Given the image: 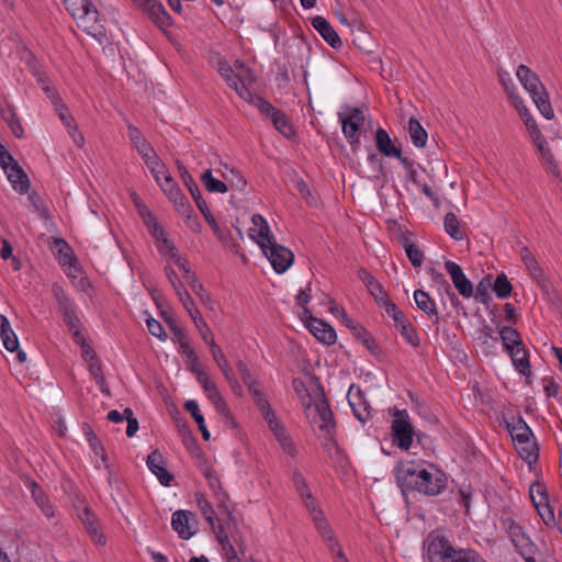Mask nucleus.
I'll use <instances>...</instances> for the list:
<instances>
[{
  "instance_id": "423d86ee",
  "label": "nucleus",
  "mask_w": 562,
  "mask_h": 562,
  "mask_svg": "<svg viewBox=\"0 0 562 562\" xmlns=\"http://www.w3.org/2000/svg\"><path fill=\"white\" fill-rule=\"evenodd\" d=\"M339 121L342 125V132L348 139L352 151H357L360 146L359 131L364 124V114L358 109H348L347 113H338Z\"/></svg>"
},
{
  "instance_id": "49530a36",
  "label": "nucleus",
  "mask_w": 562,
  "mask_h": 562,
  "mask_svg": "<svg viewBox=\"0 0 562 562\" xmlns=\"http://www.w3.org/2000/svg\"><path fill=\"white\" fill-rule=\"evenodd\" d=\"M209 346H210L211 355H212L214 361L216 362V364L218 366L220 370L222 371V373L223 374L226 373V370H227V372L233 370L231 368L225 355L222 352V349L215 342L214 339H210Z\"/></svg>"
},
{
  "instance_id": "ddd939ff",
  "label": "nucleus",
  "mask_w": 562,
  "mask_h": 562,
  "mask_svg": "<svg viewBox=\"0 0 562 562\" xmlns=\"http://www.w3.org/2000/svg\"><path fill=\"white\" fill-rule=\"evenodd\" d=\"M445 268L459 294L465 299L471 297L473 295V284L463 273L462 268L451 260L445 262Z\"/></svg>"
},
{
  "instance_id": "412c9836",
  "label": "nucleus",
  "mask_w": 562,
  "mask_h": 562,
  "mask_svg": "<svg viewBox=\"0 0 562 562\" xmlns=\"http://www.w3.org/2000/svg\"><path fill=\"white\" fill-rule=\"evenodd\" d=\"M311 23L328 45L333 48H339L341 46L342 43L339 35L325 18L321 15L314 16Z\"/></svg>"
},
{
  "instance_id": "b1692460",
  "label": "nucleus",
  "mask_w": 562,
  "mask_h": 562,
  "mask_svg": "<svg viewBox=\"0 0 562 562\" xmlns=\"http://www.w3.org/2000/svg\"><path fill=\"white\" fill-rule=\"evenodd\" d=\"M505 422L514 442H521L533 438L530 427L521 416H518L517 419L513 418L512 422Z\"/></svg>"
},
{
  "instance_id": "4468645a",
  "label": "nucleus",
  "mask_w": 562,
  "mask_h": 562,
  "mask_svg": "<svg viewBox=\"0 0 562 562\" xmlns=\"http://www.w3.org/2000/svg\"><path fill=\"white\" fill-rule=\"evenodd\" d=\"M347 397L355 417L361 423L368 420L371 416L370 404L366 400L361 389L352 384L348 391Z\"/></svg>"
},
{
  "instance_id": "ea45409f",
  "label": "nucleus",
  "mask_w": 562,
  "mask_h": 562,
  "mask_svg": "<svg viewBox=\"0 0 562 562\" xmlns=\"http://www.w3.org/2000/svg\"><path fill=\"white\" fill-rule=\"evenodd\" d=\"M52 293L54 299L56 300L58 311L60 314H65L75 308L72 302L68 297L65 290L57 283H54L52 286Z\"/></svg>"
},
{
  "instance_id": "58836bf2",
  "label": "nucleus",
  "mask_w": 562,
  "mask_h": 562,
  "mask_svg": "<svg viewBox=\"0 0 562 562\" xmlns=\"http://www.w3.org/2000/svg\"><path fill=\"white\" fill-rule=\"evenodd\" d=\"M201 181L202 183L204 184L205 189L213 193V192H216V193H225L228 191V187L225 182L218 180V179H215L213 177V173H212V170L211 169H206L202 175H201Z\"/></svg>"
},
{
  "instance_id": "bb28decb",
  "label": "nucleus",
  "mask_w": 562,
  "mask_h": 562,
  "mask_svg": "<svg viewBox=\"0 0 562 562\" xmlns=\"http://www.w3.org/2000/svg\"><path fill=\"white\" fill-rule=\"evenodd\" d=\"M376 149L386 157L400 156V147H396L389 133L384 128H378L375 132Z\"/></svg>"
},
{
  "instance_id": "72a5a7b5",
  "label": "nucleus",
  "mask_w": 562,
  "mask_h": 562,
  "mask_svg": "<svg viewBox=\"0 0 562 562\" xmlns=\"http://www.w3.org/2000/svg\"><path fill=\"white\" fill-rule=\"evenodd\" d=\"M184 408L191 414L192 418L196 423L199 430L202 434L204 440L210 439V431L207 430L203 415L200 413L198 402L189 400L184 403Z\"/></svg>"
},
{
  "instance_id": "2eb2a0df",
  "label": "nucleus",
  "mask_w": 562,
  "mask_h": 562,
  "mask_svg": "<svg viewBox=\"0 0 562 562\" xmlns=\"http://www.w3.org/2000/svg\"><path fill=\"white\" fill-rule=\"evenodd\" d=\"M134 2L147 13L159 27L169 26L171 24L170 15L158 0H134Z\"/></svg>"
},
{
  "instance_id": "680f3d73",
  "label": "nucleus",
  "mask_w": 562,
  "mask_h": 562,
  "mask_svg": "<svg viewBox=\"0 0 562 562\" xmlns=\"http://www.w3.org/2000/svg\"><path fill=\"white\" fill-rule=\"evenodd\" d=\"M177 164H178L179 171L181 173L182 181L187 186L191 195H195L199 192H201L198 184L195 183L194 179L188 171V169L183 165H181L180 161H177Z\"/></svg>"
},
{
  "instance_id": "e2e57ef3",
  "label": "nucleus",
  "mask_w": 562,
  "mask_h": 562,
  "mask_svg": "<svg viewBox=\"0 0 562 562\" xmlns=\"http://www.w3.org/2000/svg\"><path fill=\"white\" fill-rule=\"evenodd\" d=\"M405 252H406L408 260L415 268H418L423 265L424 252L420 250V248L416 244L407 245Z\"/></svg>"
},
{
  "instance_id": "4be33fe9",
  "label": "nucleus",
  "mask_w": 562,
  "mask_h": 562,
  "mask_svg": "<svg viewBox=\"0 0 562 562\" xmlns=\"http://www.w3.org/2000/svg\"><path fill=\"white\" fill-rule=\"evenodd\" d=\"M244 384L248 387L258 409H267L269 401L266 398L263 392L259 387V383L254 374L247 369L240 374Z\"/></svg>"
},
{
  "instance_id": "f3484780",
  "label": "nucleus",
  "mask_w": 562,
  "mask_h": 562,
  "mask_svg": "<svg viewBox=\"0 0 562 562\" xmlns=\"http://www.w3.org/2000/svg\"><path fill=\"white\" fill-rule=\"evenodd\" d=\"M146 464L161 485L170 486L173 481V475L165 467L164 456L158 450H154L148 454Z\"/></svg>"
},
{
  "instance_id": "5fc2aeb1",
  "label": "nucleus",
  "mask_w": 562,
  "mask_h": 562,
  "mask_svg": "<svg viewBox=\"0 0 562 562\" xmlns=\"http://www.w3.org/2000/svg\"><path fill=\"white\" fill-rule=\"evenodd\" d=\"M513 544L520 553V555L535 554V552L537 551L536 544L530 540V538L527 535L520 537L519 539H515V542Z\"/></svg>"
},
{
  "instance_id": "f03ea898",
  "label": "nucleus",
  "mask_w": 562,
  "mask_h": 562,
  "mask_svg": "<svg viewBox=\"0 0 562 562\" xmlns=\"http://www.w3.org/2000/svg\"><path fill=\"white\" fill-rule=\"evenodd\" d=\"M429 562H486L475 550L454 548L445 537H436L427 547Z\"/></svg>"
},
{
  "instance_id": "052dcab7",
  "label": "nucleus",
  "mask_w": 562,
  "mask_h": 562,
  "mask_svg": "<svg viewBox=\"0 0 562 562\" xmlns=\"http://www.w3.org/2000/svg\"><path fill=\"white\" fill-rule=\"evenodd\" d=\"M249 103L254 104L262 114L272 117V112H277L279 109H276L270 102L265 100L259 95H255V98L249 99Z\"/></svg>"
},
{
  "instance_id": "f704fd0d",
  "label": "nucleus",
  "mask_w": 562,
  "mask_h": 562,
  "mask_svg": "<svg viewBox=\"0 0 562 562\" xmlns=\"http://www.w3.org/2000/svg\"><path fill=\"white\" fill-rule=\"evenodd\" d=\"M445 232L454 240H462L464 233L460 228V222L453 212H448L443 220Z\"/></svg>"
},
{
  "instance_id": "a19ab883",
  "label": "nucleus",
  "mask_w": 562,
  "mask_h": 562,
  "mask_svg": "<svg viewBox=\"0 0 562 562\" xmlns=\"http://www.w3.org/2000/svg\"><path fill=\"white\" fill-rule=\"evenodd\" d=\"M82 429H83V432H85L87 440H88L90 447L92 448L93 452L101 458L103 463H105L108 460L106 452H105L103 446L101 445L100 440L93 432L91 426L88 424H83Z\"/></svg>"
},
{
  "instance_id": "79ce46f5",
  "label": "nucleus",
  "mask_w": 562,
  "mask_h": 562,
  "mask_svg": "<svg viewBox=\"0 0 562 562\" xmlns=\"http://www.w3.org/2000/svg\"><path fill=\"white\" fill-rule=\"evenodd\" d=\"M292 386H293L294 392L299 396L305 411L307 412V411L312 409L313 400H312V396H311L310 391L306 387L305 383L301 379L294 378L292 380Z\"/></svg>"
},
{
  "instance_id": "4d7b16f0",
  "label": "nucleus",
  "mask_w": 562,
  "mask_h": 562,
  "mask_svg": "<svg viewBox=\"0 0 562 562\" xmlns=\"http://www.w3.org/2000/svg\"><path fill=\"white\" fill-rule=\"evenodd\" d=\"M251 222L255 226H258V239L257 240H266L273 235L270 233V228L266 222V220L260 214L252 215Z\"/></svg>"
},
{
  "instance_id": "7c9ffc66",
  "label": "nucleus",
  "mask_w": 562,
  "mask_h": 562,
  "mask_svg": "<svg viewBox=\"0 0 562 562\" xmlns=\"http://www.w3.org/2000/svg\"><path fill=\"white\" fill-rule=\"evenodd\" d=\"M503 346L506 351L525 346L518 330L512 326H504L499 331Z\"/></svg>"
},
{
  "instance_id": "09e8293b",
  "label": "nucleus",
  "mask_w": 562,
  "mask_h": 562,
  "mask_svg": "<svg viewBox=\"0 0 562 562\" xmlns=\"http://www.w3.org/2000/svg\"><path fill=\"white\" fill-rule=\"evenodd\" d=\"M217 71L229 87H235L237 85L236 81L240 79V77L234 72L232 66L225 59H218Z\"/></svg>"
},
{
  "instance_id": "20e7f679",
  "label": "nucleus",
  "mask_w": 562,
  "mask_h": 562,
  "mask_svg": "<svg viewBox=\"0 0 562 562\" xmlns=\"http://www.w3.org/2000/svg\"><path fill=\"white\" fill-rule=\"evenodd\" d=\"M256 241L277 273H283L290 268L294 260V255L289 248L279 245L274 236L266 240Z\"/></svg>"
},
{
  "instance_id": "0e129e2a",
  "label": "nucleus",
  "mask_w": 562,
  "mask_h": 562,
  "mask_svg": "<svg viewBox=\"0 0 562 562\" xmlns=\"http://www.w3.org/2000/svg\"><path fill=\"white\" fill-rule=\"evenodd\" d=\"M178 427H179V431L180 434L182 435L183 437V441L186 443V446L189 448L190 446H193L196 450V453L198 456H203L202 451L198 448V445H196V440L195 438L192 436V432L188 426L187 423H183V424H178Z\"/></svg>"
},
{
  "instance_id": "f8f14e48",
  "label": "nucleus",
  "mask_w": 562,
  "mask_h": 562,
  "mask_svg": "<svg viewBox=\"0 0 562 562\" xmlns=\"http://www.w3.org/2000/svg\"><path fill=\"white\" fill-rule=\"evenodd\" d=\"M127 135L136 148L137 153L142 156L145 164L150 166V164H157V159L159 158L153 148V146L144 138L142 132L134 126L133 124H127Z\"/></svg>"
},
{
  "instance_id": "9d476101",
  "label": "nucleus",
  "mask_w": 562,
  "mask_h": 562,
  "mask_svg": "<svg viewBox=\"0 0 562 562\" xmlns=\"http://www.w3.org/2000/svg\"><path fill=\"white\" fill-rule=\"evenodd\" d=\"M262 414L263 418L268 423V426L270 430L273 432L274 437L279 441L282 450L291 456L294 457L297 452L295 445L293 443L290 435L288 434L286 429L284 428L283 424L276 417L270 403H268L267 409H259Z\"/></svg>"
},
{
  "instance_id": "c85d7f7f",
  "label": "nucleus",
  "mask_w": 562,
  "mask_h": 562,
  "mask_svg": "<svg viewBox=\"0 0 562 562\" xmlns=\"http://www.w3.org/2000/svg\"><path fill=\"white\" fill-rule=\"evenodd\" d=\"M515 445L521 459L529 465L538 461L539 449L535 440L528 439L526 441L515 442Z\"/></svg>"
},
{
  "instance_id": "e433bc0d",
  "label": "nucleus",
  "mask_w": 562,
  "mask_h": 562,
  "mask_svg": "<svg viewBox=\"0 0 562 562\" xmlns=\"http://www.w3.org/2000/svg\"><path fill=\"white\" fill-rule=\"evenodd\" d=\"M2 117L5 120L8 125L10 126L12 133L15 137L21 138L23 136L24 130L20 122L19 116L15 113L13 105L9 104L5 109L1 111Z\"/></svg>"
},
{
  "instance_id": "de8ad7c7",
  "label": "nucleus",
  "mask_w": 562,
  "mask_h": 562,
  "mask_svg": "<svg viewBox=\"0 0 562 562\" xmlns=\"http://www.w3.org/2000/svg\"><path fill=\"white\" fill-rule=\"evenodd\" d=\"M491 279L492 276L490 274L484 277L476 285L475 292L473 291L472 296H474L477 302L483 304H487L490 302L491 295L488 289L491 286Z\"/></svg>"
},
{
  "instance_id": "393cba45",
  "label": "nucleus",
  "mask_w": 562,
  "mask_h": 562,
  "mask_svg": "<svg viewBox=\"0 0 562 562\" xmlns=\"http://www.w3.org/2000/svg\"><path fill=\"white\" fill-rule=\"evenodd\" d=\"M79 518L85 525L87 531L92 537V539L98 544H104L105 543V537L104 535L99 530V524L93 515V513L90 510V508L85 507L82 513L79 514Z\"/></svg>"
},
{
  "instance_id": "c9c22d12",
  "label": "nucleus",
  "mask_w": 562,
  "mask_h": 562,
  "mask_svg": "<svg viewBox=\"0 0 562 562\" xmlns=\"http://www.w3.org/2000/svg\"><path fill=\"white\" fill-rule=\"evenodd\" d=\"M183 278L187 280L192 291L200 297L202 303L206 305L212 303V300L205 292L203 284L199 282L196 274L191 269H186V274H183Z\"/></svg>"
},
{
  "instance_id": "6e6552de",
  "label": "nucleus",
  "mask_w": 562,
  "mask_h": 562,
  "mask_svg": "<svg viewBox=\"0 0 562 562\" xmlns=\"http://www.w3.org/2000/svg\"><path fill=\"white\" fill-rule=\"evenodd\" d=\"M529 495L537 513L546 526H555L558 521L555 520L553 509L549 504L546 486L540 482L532 483L529 488Z\"/></svg>"
},
{
  "instance_id": "2f4dec72",
  "label": "nucleus",
  "mask_w": 562,
  "mask_h": 562,
  "mask_svg": "<svg viewBox=\"0 0 562 562\" xmlns=\"http://www.w3.org/2000/svg\"><path fill=\"white\" fill-rule=\"evenodd\" d=\"M408 133L413 144L416 147L423 148L426 146L428 134L426 130L420 125L417 119L411 117L408 121Z\"/></svg>"
},
{
  "instance_id": "6e6d98bb",
  "label": "nucleus",
  "mask_w": 562,
  "mask_h": 562,
  "mask_svg": "<svg viewBox=\"0 0 562 562\" xmlns=\"http://www.w3.org/2000/svg\"><path fill=\"white\" fill-rule=\"evenodd\" d=\"M313 521L315 524V527L321 532L322 537L325 540L331 541L333 540V531L329 528V525L324 516L323 513H316V516L312 517Z\"/></svg>"
},
{
  "instance_id": "4c0bfd02",
  "label": "nucleus",
  "mask_w": 562,
  "mask_h": 562,
  "mask_svg": "<svg viewBox=\"0 0 562 562\" xmlns=\"http://www.w3.org/2000/svg\"><path fill=\"white\" fill-rule=\"evenodd\" d=\"M271 121L276 130L286 138H291L294 135L293 127L283 111L278 110L277 112H272Z\"/></svg>"
},
{
  "instance_id": "5701e85b",
  "label": "nucleus",
  "mask_w": 562,
  "mask_h": 562,
  "mask_svg": "<svg viewBox=\"0 0 562 562\" xmlns=\"http://www.w3.org/2000/svg\"><path fill=\"white\" fill-rule=\"evenodd\" d=\"M190 516L194 518V515L188 510L179 509L172 514L171 527L179 535L180 538L188 540L193 536V531L190 528Z\"/></svg>"
},
{
  "instance_id": "8fccbe9b",
  "label": "nucleus",
  "mask_w": 562,
  "mask_h": 562,
  "mask_svg": "<svg viewBox=\"0 0 562 562\" xmlns=\"http://www.w3.org/2000/svg\"><path fill=\"white\" fill-rule=\"evenodd\" d=\"M161 317L168 324L170 330L175 336V341L179 344V347L181 346V342H189L187 340L184 330L172 319L171 316L168 315L166 311L161 312Z\"/></svg>"
},
{
  "instance_id": "774afa93",
  "label": "nucleus",
  "mask_w": 562,
  "mask_h": 562,
  "mask_svg": "<svg viewBox=\"0 0 562 562\" xmlns=\"http://www.w3.org/2000/svg\"><path fill=\"white\" fill-rule=\"evenodd\" d=\"M146 324H147V328L149 330V333L159 338L160 340H166L167 339V334L161 325L160 322L156 321L155 318L153 317H148L146 319Z\"/></svg>"
},
{
  "instance_id": "69168bd1",
  "label": "nucleus",
  "mask_w": 562,
  "mask_h": 562,
  "mask_svg": "<svg viewBox=\"0 0 562 562\" xmlns=\"http://www.w3.org/2000/svg\"><path fill=\"white\" fill-rule=\"evenodd\" d=\"M176 210L184 217H187L188 220L191 218V214H192V206L190 205V203L188 202L187 198L184 196L183 193L180 194V199H172L171 200Z\"/></svg>"
},
{
  "instance_id": "6ab92c4d",
  "label": "nucleus",
  "mask_w": 562,
  "mask_h": 562,
  "mask_svg": "<svg viewBox=\"0 0 562 562\" xmlns=\"http://www.w3.org/2000/svg\"><path fill=\"white\" fill-rule=\"evenodd\" d=\"M165 271H166L167 278L169 279V281H170L172 288L175 289L179 300L181 301L183 307L187 310L189 315L192 316L194 314V310H196V308L194 307V302L191 299L190 294L183 288L176 271L171 267L167 266L165 268Z\"/></svg>"
},
{
  "instance_id": "f257e3e1",
  "label": "nucleus",
  "mask_w": 562,
  "mask_h": 562,
  "mask_svg": "<svg viewBox=\"0 0 562 562\" xmlns=\"http://www.w3.org/2000/svg\"><path fill=\"white\" fill-rule=\"evenodd\" d=\"M397 485L427 496L439 495L447 486L446 475L437 470H428L415 461L398 463L394 469Z\"/></svg>"
},
{
  "instance_id": "1a4fd4ad",
  "label": "nucleus",
  "mask_w": 562,
  "mask_h": 562,
  "mask_svg": "<svg viewBox=\"0 0 562 562\" xmlns=\"http://www.w3.org/2000/svg\"><path fill=\"white\" fill-rule=\"evenodd\" d=\"M202 472L204 476L207 480L209 486L213 492V495L217 502L218 509L227 515V518H229L233 522H235V517L233 516L231 509H229V496L227 492L223 488L221 480L215 472V470L206 462L204 461L202 465Z\"/></svg>"
},
{
  "instance_id": "473e14b6",
  "label": "nucleus",
  "mask_w": 562,
  "mask_h": 562,
  "mask_svg": "<svg viewBox=\"0 0 562 562\" xmlns=\"http://www.w3.org/2000/svg\"><path fill=\"white\" fill-rule=\"evenodd\" d=\"M29 487L31 490L32 497L34 498L37 506L42 509L43 514L46 517H53L54 510L52 505L49 504L46 495L42 491V488L37 485L36 482L32 481L29 484Z\"/></svg>"
},
{
  "instance_id": "aec40b11",
  "label": "nucleus",
  "mask_w": 562,
  "mask_h": 562,
  "mask_svg": "<svg viewBox=\"0 0 562 562\" xmlns=\"http://www.w3.org/2000/svg\"><path fill=\"white\" fill-rule=\"evenodd\" d=\"M307 328L318 341L326 345L336 342V331L328 323L319 318H312V322L307 324Z\"/></svg>"
},
{
  "instance_id": "c756f323",
  "label": "nucleus",
  "mask_w": 562,
  "mask_h": 562,
  "mask_svg": "<svg viewBox=\"0 0 562 562\" xmlns=\"http://www.w3.org/2000/svg\"><path fill=\"white\" fill-rule=\"evenodd\" d=\"M414 300L416 302L417 307L426 313L428 316H436V319H439L438 311L436 307L435 301L429 296V294L422 290H416L414 292Z\"/></svg>"
},
{
  "instance_id": "dca6fc26",
  "label": "nucleus",
  "mask_w": 562,
  "mask_h": 562,
  "mask_svg": "<svg viewBox=\"0 0 562 562\" xmlns=\"http://www.w3.org/2000/svg\"><path fill=\"white\" fill-rule=\"evenodd\" d=\"M520 257L526 268L530 272V276L536 280V282L539 284L542 291L548 293L551 288V284L547 279L543 270L539 266L537 259L535 258V256L532 255L528 247L521 248Z\"/></svg>"
},
{
  "instance_id": "7ed1b4c3",
  "label": "nucleus",
  "mask_w": 562,
  "mask_h": 562,
  "mask_svg": "<svg viewBox=\"0 0 562 562\" xmlns=\"http://www.w3.org/2000/svg\"><path fill=\"white\" fill-rule=\"evenodd\" d=\"M516 76L521 86L529 92L542 116L547 120H552L554 117V111L549 99V93L539 76L526 65L518 66Z\"/></svg>"
},
{
  "instance_id": "603ef678",
  "label": "nucleus",
  "mask_w": 562,
  "mask_h": 562,
  "mask_svg": "<svg viewBox=\"0 0 562 562\" xmlns=\"http://www.w3.org/2000/svg\"><path fill=\"white\" fill-rule=\"evenodd\" d=\"M233 526L234 530H231V537L233 539L234 544L236 546L240 555L245 557L247 547L245 543V539L243 533L237 529L236 521L233 522L229 518L227 521V528L231 529Z\"/></svg>"
},
{
  "instance_id": "a211bd4d",
  "label": "nucleus",
  "mask_w": 562,
  "mask_h": 562,
  "mask_svg": "<svg viewBox=\"0 0 562 562\" xmlns=\"http://www.w3.org/2000/svg\"><path fill=\"white\" fill-rule=\"evenodd\" d=\"M7 173L8 180L11 182L13 189L20 193L24 194L29 192L30 189V180L25 171L20 167L16 160L10 161L7 165V169H3Z\"/></svg>"
},
{
  "instance_id": "39448f33",
  "label": "nucleus",
  "mask_w": 562,
  "mask_h": 562,
  "mask_svg": "<svg viewBox=\"0 0 562 562\" xmlns=\"http://www.w3.org/2000/svg\"><path fill=\"white\" fill-rule=\"evenodd\" d=\"M312 380L316 387V391H315L316 400H315L312 408H314L316 416L321 420L318 428L323 431H326L329 435L333 447H335L336 450L339 451L338 443L331 438L330 431H331V429L335 428L336 423L334 420V414L330 409L328 400L325 396L324 387L322 386L318 378L313 376Z\"/></svg>"
},
{
  "instance_id": "13d9d810",
  "label": "nucleus",
  "mask_w": 562,
  "mask_h": 562,
  "mask_svg": "<svg viewBox=\"0 0 562 562\" xmlns=\"http://www.w3.org/2000/svg\"><path fill=\"white\" fill-rule=\"evenodd\" d=\"M179 351L187 357V364L190 371L195 370L200 366L199 358L189 342H181Z\"/></svg>"
},
{
  "instance_id": "864d4df0",
  "label": "nucleus",
  "mask_w": 562,
  "mask_h": 562,
  "mask_svg": "<svg viewBox=\"0 0 562 562\" xmlns=\"http://www.w3.org/2000/svg\"><path fill=\"white\" fill-rule=\"evenodd\" d=\"M196 329L199 330L202 339L209 345L210 339H213L211 337V329L205 323V321L202 318L199 310H194V314L191 316Z\"/></svg>"
},
{
  "instance_id": "3c124183",
  "label": "nucleus",
  "mask_w": 562,
  "mask_h": 562,
  "mask_svg": "<svg viewBox=\"0 0 562 562\" xmlns=\"http://www.w3.org/2000/svg\"><path fill=\"white\" fill-rule=\"evenodd\" d=\"M160 188L168 195L169 200L173 198L180 199V194L182 193L176 181L170 175H165L164 180L160 183Z\"/></svg>"
},
{
  "instance_id": "9b49d317",
  "label": "nucleus",
  "mask_w": 562,
  "mask_h": 562,
  "mask_svg": "<svg viewBox=\"0 0 562 562\" xmlns=\"http://www.w3.org/2000/svg\"><path fill=\"white\" fill-rule=\"evenodd\" d=\"M65 4L75 19L82 21L85 30L98 21L99 12L91 0H66Z\"/></svg>"
},
{
  "instance_id": "bf43d9fd",
  "label": "nucleus",
  "mask_w": 562,
  "mask_h": 562,
  "mask_svg": "<svg viewBox=\"0 0 562 562\" xmlns=\"http://www.w3.org/2000/svg\"><path fill=\"white\" fill-rule=\"evenodd\" d=\"M402 337L413 347H418L420 341L418 334L416 329L413 327V325L408 322L406 325H403L401 328H398Z\"/></svg>"
},
{
  "instance_id": "a878e982",
  "label": "nucleus",
  "mask_w": 562,
  "mask_h": 562,
  "mask_svg": "<svg viewBox=\"0 0 562 562\" xmlns=\"http://www.w3.org/2000/svg\"><path fill=\"white\" fill-rule=\"evenodd\" d=\"M358 278L364 283L376 303L387 294L382 284L364 268L358 270Z\"/></svg>"
},
{
  "instance_id": "c03bdc74",
  "label": "nucleus",
  "mask_w": 562,
  "mask_h": 562,
  "mask_svg": "<svg viewBox=\"0 0 562 562\" xmlns=\"http://www.w3.org/2000/svg\"><path fill=\"white\" fill-rule=\"evenodd\" d=\"M493 291L495 292L496 296L499 299H507L510 296L513 291V285L509 282L507 276L505 273H499L494 283H493Z\"/></svg>"
},
{
  "instance_id": "a18cd8bd",
  "label": "nucleus",
  "mask_w": 562,
  "mask_h": 562,
  "mask_svg": "<svg viewBox=\"0 0 562 562\" xmlns=\"http://www.w3.org/2000/svg\"><path fill=\"white\" fill-rule=\"evenodd\" d=\"M143 221L148 228L150 235L157 240L160 241V237H164L166 234L165 229L160 226L157 218L153 215L150 211H146V214H143Z\"/></svg>"
},
{
  "instance_id": "338daca9",
  "label": "nucleus",
  "mask_w": 562,
  "mask_h": 562,
  "mask_svg": "<svg viewBox=\"0 0 562 562\" xmlns=\"http://www.w3.org/2000/svg\"><path fill=\"white\" fill-rule=\"evenodd\" d=\"M34 75L37 77L38 83L42 86V89L46 93L47 98H49L54 103H57L60 100L58 93L55 91L53 87L49 86L47 79L41 75L40 71H34Z\"/></svg>"
},
{
  "instance_id": "cd10ccee",
  "label": "nucleus",
  "mask_w": 562,
  "mask_h": 562,
  "mask_svg": "<svg viewBox=\"0 0 562 562\" xmlns=\"http://www.w3.org/2000/svg\"><path fill=\"white\" fill-rule=\"evenodd\" d=\"M508 356L512 359L513 366L515 369L521 373L525 376H529L531 374L530 370V362L528 359V353L525 349V346L513 349L510 348L509 351H507Z\"/></svg>"
},
{
  "instance_id": "37998d69",
  "label": "nucleus",
  "mask_w": 562,
  "mask_h": 562,
  "mask_svg": "<svg viewBox=\"0 0 562 562\" xmlns=\"http://www.w3.org/2000/svg\"><path fill=\"white\" fill-rule=\"evenodd\" d=\"M59 119L65 124V126L68 128V132L71 135L74 143L78 147H82L85 144V138H83L82 134L78 131L77 124H76L74 117L71 116V114L69 112H66V113L61 114V116Z\"/></svg>"
},
{
  "instance_id": "0eeeda50",
  "label": "nucleus",
  "mask_w": 562,
  "mask_h": 562,
  "mask_svg": "<svg viewBox=\"0 0 562 562\" xmlns=\"http://www.w3.org/2000/svg\"><path fill=\"white\" fill-rule=\"evenodd\" d=\"M394 416L395 418L393 419L391 426L393 443L396 445L400 449L407 451L413 443V425L405 409L396 411Z\"/></svg>"
}]
</instances>
